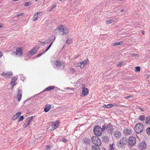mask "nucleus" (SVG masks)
Listing matches in <instances>:
<instances>
[{"instance_id":"a878e982","label":"nucleus","mask_w":150,"mask_h":150,"mask_svg":"<svg viewBox=\"0 0 150 150\" xmlns=\"http://www.w3.org/2000/svg\"><path fill=\"white\" fill-rule=\"evenodd\" d=\"M63 33L62 34L65 35L68 33V31L67 29L65 28V27H64V30H62Z\"/></svg>"},{"instance_id":"338daca9","label":"nucleus","mask_w":150,"mask_h":150,"mask_svg":"<svg viewBox=\"0 0 150 150\" xmlns=\"http://www.w3.org/2000/svg\"><path fill=\"white\" fill-rule=\"evenodd\" d=\"M142 33L143 34V35H144V31H142Z\"/></svg>"},{"instance_id":"0e129e2a","label":"nucleus","mask_w":150,"mask_h":150,"mask_svg":"<svg viewBox=\"0 0 150 150\" xmlns=\"http://www.w3.org/2000/svg\"><path fill=\"white\" fill-rule=\"evenodd\" d=\"M48 50L47 49L46 50H45V51L43 52H45V53L46 52H47Z\"/></svg>"},{"instance_id":"864d4df0","label":"nucleus","mask_w":150,"mask_h":150,"mask_svg":"<svg viewBox=\"0 0 150 150\" xmlns=\"http://www.w3.org/2000/svg\"><path fill=\"white\" fill-rule=\"evenodd\" d=\"M84 66V65H81V66L80 67L81 69H82L83 68Z\"/></svg>"},{"instance_id":"dca6fc26","label":"nucleus","mask_w":150,"mask_h":150,"mask_svg":"<svg viewBox=\"0 0 150 150\" xmlns=\"http://www.w3.org/2000/svg\"><path fill=\"white\" fill-rule=\"evenodd\" d=\"M64 26L63 25H60L58 26L57 28L55 29V30H57V31L60 32H62L63 30H64Z\"/></svg>"},{"instance_id":"f704fd0d","label":"nucleus","mask_w":150,"mask_h":150,"mask_svg":"<svg viewBox=\"0 0 150 150\" xmlns=\"http://www.w3.org/2000/svg\"><path fill=\"white\" fill-rule=\"evenodd\" d=\"M140 71V68L139 66H137L135 67V71L139 72Z\"/></svg>"},{"instance_id":"f257e3e1","label":"nucleus","mask_w":150,"mask_h":150,"mask_svg":"<svg viewBox=\"0 0 150 150\" xmlns=\"http://www.w3.org/2000/svg\"><path fill=\"white\" fill-rule=\"evenodd\" d=\"M103 127L101 128L100 126L96 125L94 127L93 131L94 133L97 136H100L102 134V132L104 131Z\"/></svg>"},{"instance_id":"473e14b6","label":"nucleus","mask_w":150,"mask_h":150,"mask_svg":"<svg viewBox=\"0 0 150 150\" xmlns=\"http://www.w3.org/2000/svg\"><path fill=\"white\" fill-rule=\"evenodd\" d=\"M114 21L112 19L108 20L107 21V24H109L113 23Z\"/></svg>"},{"instance_id":"a18cd8bd","label":"nucleus","mask_w":150,"mask_h":150,"mask_svg":"<svg viewBox=\"0 0 150 150\" xmlns=\"http://www.w3.org/2000/svg\"><path fill=\"white\" fill-rule=\"evenodd\" d=\"M49 38L50 39H51L52 40H53L52 41L53 42L54 41V40H55V37L54 36H52Z\"/></svg>"},{"instance_id":"39448f33","label":"nucleus","mask_w":150,"mask_h":150,"mask_svg":"<svg viewBox=\"0 0 150 150\" xmlns=\"http://www.w3.org/2000/svg\"><path fill=\"white\" fill-rule=\"evenodd\" d=\"M91 140L92 142L95 145L97 146H100L101 145V141L99 138L97 136H93L91 138Z\"/></svg>"},{"instance_id":"052dcab7","label":"nucleus","mask_w":150,"mask_h":150,"mask_svg":"<svg viewBox=\"0 0 150 150\" xmlns=\"http://www.w3.org/2000/svg\"><path fill=\"white\" fill-rule=\"evenodd\" d=\"M140 109L142 111H144V109L143 108H140Z\"/></svg>"},{"instance_id":"b1692460","label":"nucleus","mask_w":150,"mask_h":150,"mask_svg":"<svg viewBox=\"0 0 150 150\" xmlns=\"http://www.w3.org/2000/svg\"><path fill=\"white\" fill-rule=\"evenodd\" d=\"M21 112H18L16 114L13 116V119L14 120H15L18 118L21 115Z\"/></svg>"},{"instance_id":"774afa93","label":"nucleus","mask_w":150,"mask_h":150,"mask_svg":"<svg viewBox=\"0 0 150 150\" xmlns=\"http://www.w3.org/2000/svg\"><path fill=\"white\" fill-rule=\"evenodd\" d=\"M18 0H12V1H18Z\"/></svg>"},{"instance_id":"c9c22d12","label":"nucleus","mask_w":150,"mask_h":150,"mask_svg":"<svg viewBox=\"0 0 150 150\" xmlns=\"http://www.w3.org/2000/svg\"><path fill=\"white\" fill-rule=\"evenodd\" d=\"M121 43H122V42H115V43H114L113 45L114 46H117L119 45H121Z\"/></svg>"},{"instance_id":"393cba45","label":"nucleus","mask_w":150,"mask_h":150,"mask_svg":"<svg viewBox=\"0 0 150 150\" xmlns=\"http://www.w3.org/2000/svg\"><path fill=\"white\" fill-rule=\"evenodd\" d=\"M39 13H35L34 14V15L33 16V17L34 19H33V21H36L38 20V16H37V15Z\"/></svg>"},{"instance_id":"ddd939ff","label":"nucleus","mask_w":150,"mask_h":150,"mask_svg":"<svg viewBox=\"0 0 150 150\" xmlns=\"http://www.w3.org/2000/svg\"><path fill=\"white\" fill-rule=\"evenodd\" d=\"M139 147L141 149L144 150L146 147V145L145 142H143L139 143Z\"/></svg>"},{"instance_id":"e2e57ef3","label":"nucleus","mask_w":150,"mask_h":150,"mask_svg":"<svg viewBox=\"0 0 150 150\" xmlns=\"http://www.w3.org/2000/svg\"><path fill=\"white\" fill-rule=\"evenodd\" d=\"M125 10L124 9H122L120 10V11L121 12H123V11H125Z\"/></svg>"},{"instance_id":"f3484780","label":"nucleus","mask_w":150,"mask_h":150,"mask_svg":"<svg viewBox=\"0 0 150 150\" xmlns=\"http://www.w3.org/2000/svg\"><path fill=\"white\" fill-rule=\"evenodd\" d=\"M90 142V139L88 138H84L83 139V142L86 144H89Z\"/></svg>"},{"instance_id":"79ce46f5","label":"nucleus","mask_w":150,"mask_h":150,"mask_svg":"<svg viewBox=\"0 0 150 150\" xmlns=\"http://www.w3.org/2000/svg\"><path fill=\"white\" fill-rule=\"evenodd\" d=\"M51 41V40H50V39L49 38V39L48 40H45V44H47L49 43H50V42Z\"/></svg>"},{"instance_id":"c03bdc74","label":"nucleus","mask_w":150,"mask_h":150,"mask_svg":"<svg viewBox=\"0 0 150 150\" xmlns=\"http://www.w3.org/2000/svg\"><path fill=\"white\" fill-rule=\"evenodd\" d=\"M23 13H18V14L16 15L15 16V17H18L20 16H23Z\"/></svg>"},{"instance_id":"bf43d9fd","label":"nucleus","mask_w":150,"mask_h":150,"mask_svg":"<svg viewBox=\"0 0 150 150\" xmlns=\"http://www.w3.org/2000/svg\"><path fill=\"white\" fill-rule=\"evenodd\" d=\"M130 97V96H128L126 97V98H128Z\"/></svg>"},{"instance_id":"13d9d810","label":"nucleus","mask_w":150,"mask_h":150,"mask_svg":"<svg viewBox=\"0 0 150 150\" xmlns=\"http://www.w3.org/2000/svg\"><path fill=\"white\" fill-rule=\"evenodd\" d=\"M44 91H42V92H40V93H39L38 94V95H41L42 94L43 92H44Z\"/></svg>"},{"instance_id":"09e8293b","label":"nucleus","mask_w":150,"mask_h":150,"mask_svg":"<svg viewBox=\"0 0 150 150\" xmlns=\"http://www.w3.org/2000/svg\"><path fill=\"white\" fill-rule=\"evenodd\" d=\"M44 53H45V52H43L40 53L38 54V55L37 56H36L35 57H39L41 55L44 54Z\"/></svg>"},{"instance_id":"2f4dec72","label":"nucleus","mask_w":150,"mask_h":150,"mask_svg":"<svg viewBox=\"0 0 150 150\" xmlns=\"http://www.w3.org/2000/svg\"><path fill=\"white\" fill-rule=\"evenodd\" d=\"M30 124L29 123H28V122H27L26 121V122L23 124V126L24 128H26Z\"/></svg>"},{"instance_id":"5701e85b","label":"nucleus","mask_w":150,"mask_h":150,"mask_svg":"<svg viewBox=\"0 0 150 150\" xmlns=\"http://www.w3.org/2000/svg\"><path fill=\"white\" fill-rule=\"evenodd\" d=\"M33 117V116H31L28 117L26 119V121L30 124L32 121Z\"/></svg>"},{"instance_id":"37998d69","label":"nucleus","mask_w":150,"mask_h":150,"mask_svg":"<svg viewBox=\"0 0 150 150\" xmlns=\"http://www.w3.org/2000/svg\"><path fill=\"white\" fill-rule=\"evenodd\" d=\"M61 141H62L64 143H66L67 142V139H66L64 138H62V139L61 140Z\"/></svg>"},{"instance_id":"6e6552de","label":"nucleus","mask_w":150,"mask_h":150,"mask_svg":"<svg viewBox=\"0 0 150 150\" xmlns=\"http://www.w3.org/2000/svg\"><path fill=\"white\" fill-rule=\"evenodd\" d=\"M123 132L126 135H129L132 133V129L129 128H125L123 130Z\"/></svg>"},{"instance_id":"a211bd4d","label":"nucleus","mask_w":150,"mask_h":150,"mask_svg":"<svg viewBox=\"0 0 150 150\" xmlns=\"http://www.w3.org/2000/svg\"><path fill=\"white\" fill-rule=\"evenodd\" d=\"M51 127H52L51 130L52 131L58 127V124L54 122H52V124L51 125Z\"/></svg>"},{"instance_id":"603ef678","label":"nucleus","mask_w":150,"mask_h":150,"mask_svg":"<svg viewBox=\"0 0 150 150\" xmlns=\"http://www.w3.org/2000/svg\"><path fill=\"white\" fill-rule=\"evenodd\" d=\"M70 70L73 73L75 72V71L74 69L72 68Z\"/></svg>"},{"instance_id":"4be33fe9","label":"nucleus","mask_w":150,"mask_h":150,"mask_svg":"<svg viewBox=\"0 0 150 150\" xmlns=\"http://www.w3.org/2000/svg\"><path fill=\"white\" fill-rule=\"evenodd\" d=\"M113 106V105L112 104H109L107 105H104L102 106L103 108H110L112 107Z\"/></svg>"},{"instance_id":"e433bc0d","label":"nucleus","mask_w":150,"mask_h":150,"mask_svg":"<svg viewBox=\"0 0 150 150\" xmlns=\"http://www.w3.org/2000/svg\"><path fill=\"white\" fill-rule=\"evenodd\" d=\"M66 43L68 44H70L71 43V39H68L66 41Z\"/></svg>"},{"instance_id":"c756f323","label":"nucleus","mask_w":150,"mask_h":150,"mask_svg":"<svg viewBox=\"0 0 150 150\" xmlns=\"http://www.w3.org/2000/svg\"><path fill=\"white\" fill-rule=\"evenodd\" d=\"M145 116L144 115H142L140 116L139 119L142 121H144L145 120Z\"/></svg>"},{"instance_id":"4468645a","label":"nucleus","mask_w":150,"mask_h":150,"mask_svg":"<svg viewBox=\"0 0 150 150\" xmlns=\"http://www.w3.org/2000/svg\"><path fill=\"white\" fill-rule=\"evenodd\" d=\"M18 93L17 95V97L18 98V101H20L21 98L22 96V91L20 90H18Z\"/></svg>"},{"instance_id":"9d476101","label":"nucleus","mask_w":150,"mask_h":150,"mask_svg":"<svg viewBox=\"0 0 150 150\" xmlns=\"http://www.w3.org/2000/svg\"><path fill=\"white\" fill-rule=\"evenodd\" d=\"M38 49H37L36 47H35L32 50L29 51L27 54V56H29L30 54L33 55L35 54L38 51Z\"/></svg>"},{"instance_id":"69168bd1","label":"nucleus","mask_w":150,"mask_h":150,"mask_svg":"<svg viewBox=\"0 0 150 150\" xmlns=\"http://www.w3.org/2000/svg\"><path fill=\"white\" fill-rule=\"evenodd\" d=\"M54 122H55L57 124H58V123H59V121H57Z\"/></svg>"},{"instance_id":"aec40b11","label":"nucleus","mask_w":150,"mask_h":150,"mask_svg":"<svg viewBox=\"0 0 150 150\" xmlns=\"http://www.w3.org/2000/svg\"><path fill=\"white\" fill-rule=\"evenodd\" d=\"M55 88V86H50L46 88L44 91H50L52 89H54Z\"/></svg>"},{"instance_id":"72a5a7b5","label":"nucleus","mask_w":150,"mask_h":150,"mask_svg":"<svg viewBox=\"0 0 150 150\" xmlns=\"http://www.w3.org/2000/svg\"><path fill=\"white\" fill-rule=\"evenodd\" d=\"M146 132L147 134L149 135H150V127L147 128L146 129Z\"/></svg>"},{"instance_id":"1a4fd4ad","label":"nucleus","mask_w":150,"mask_h":150,"mask_svg":"<svg viewBox=\"0 0 150 150\" xmlns=\"http://www.w3.org/2000/svg\"><path fill=\"white\" fill-rule=\"evenodd\" d=\"M13 53H16V55H18L19 56H21L23 54L22 48L21 47L17 48L16 49V52H13Z\"/></svg>"},{"instance_id":"f03ea898","label":"nucleus","mask_w":150,"mask_h":150,"mask_svg":"<svg viewBox=\"0 0 150 150\" xmlns=\"http://www.w3.org/2000/svg\"><path fill=\"white\" fill-rule=\"evenodd\" d=\"M103 130H106L107 132L109 134H112L114 128H113V125L109 123L107 125H103L102 126Z\"/></svg>"},{"instance_id":"6ab92c4d","label":"nucleus","mask_w":150,"mask_h":150,"mask_svg":"<svg viewBox=\"0 0 150 150\" xmlns=\"http://www.w3.org/2000/svg\"><path fill=\"white\" fill-rule=\"evenodd\" d=\"M51 108V106L50 104H47L45 106V107L44 108V110L45 112H48L49 110Z\"/></svg>"},{"instance_id":"a19ab883","label":"nucleus","mask_w":150,"mask_h":150,"mask_svg":"<svg viewBox=\"0 0 150 150\" xmlns=\"http://www.w3.org/2000/svg\"><path fill=\"white\" fill-rule=\"evenodd\" d=\"M130 55L131 57H138L139 56V55L138 54L134 53L131 54Z\"/></svg>"},{"instance_id":"ea45409f","label":"nucleus","mask_w":150,"mask_h":150,"mask_svg":"<svg viewBox=\"0 0 150 150\" xmlns=\"http://www.w3.org/2000/svg\"><path fill=\"white\" fill-rule=\"evenodd\" d=\"M23 118H24L23 116H20V118L18 120V121L19 122H21V121H23Z\"/></svg>"},{"instance_id":"5fc2aeb1","label":"nucleus","mask_w":150,"mask_h":150,"mask_svg":"<svg viewBox=\"0 0 150 150\" xmlns=\"http://www.w3.org/2000/svg\"><path fill=\"white\" fill-rule=\"evenodd\" d=\"M6 73H5L4 72L3 73L1 74V75L3 76H6Z\"/></svg>"},{"instance_id":"8fccbe9b","label":"nucleus","mask_w":150,"mask_h":150,"mask_svg":"<svg viewBox=\"0 0 150 150\" xmlns=\"http://www.w3.org/2000/svg\"><path fill=\"white\" fill-rule=\"evenodd\" d=\"M81 64L80 63H78L75 64V65L76 67H80L81 66Z\"/></svg>"},{"instance_id":"c85d7f7f","label":"nucleus","mask_w":150,"mask_h":150,"mask_svg":"<svg viewBox=\"0 0 150 150\" xmlns=\"http://www.w3.org/2000/svg\"><path fill=\"white\" fill-rule=\"evenodd\" d=\"M146 124H150V116H148L146 118Z\"/></svg>"},{"instance_id":"423d86ee","label":"nucleus","mask_w":150,"mask_h":150,"mask_svg":"<svg viewBox=\"0 0 150 150\" xmlns=\"http://www.w3.org/2000/svg\"><path fill=\"white\" fill-rule=\"evenodd\" d=\"M55 62L56 63L54 64L55 65L56 67L54 68L60 70H62L64 68V65L63 62H61L58 60H56Z\"/></svg>"},{"instance_id":"3c124183","label":"nucleus","mask_w":150,"mask_h":150,"mask_svg":"<svg viewBox=\"0 0 150 150\" xmlns=\"http://www.w3.org/2000/svg\"><path fill=\"white\" fill-rule=\"evenodd\" d=\"M52 43H53V41H52V42L51 43L50 45L48 46L47 47V49L48 50L50 49V47H51V46L52 45Z\"/></svg>"},{"instance_id":"9b49d317","label":"nucleus","mask_w":150,"mask_h":150,"mask_svg":"<svg viewBox=\"0 0 150 150\" xmlns=\"http://www.w3.org/2000/svg\"><path fill=\"white\" fill-rule=\"evenodd\" d=\"M85 86L84 84H83L82 86V93L83 96L86 95L88 92V89L87 88H85Z\"/></svg>"},{"instance_id":"680f3d73","label":"nucleus","mask_w":150,"mask_h":150,"mask_svg":"<svg viewBox=\"0 0 150 150\" xmlns=\"http://www.w3.org/2000/svg\"><path fill=\"white\" fill-rule=\"evenodd\" d=\"M2 56V54H1V52H0V58H1Z\"/></svg>"},{"instance_id":"4d7b16f0","label":"nucleus","mask_w":150,"mask_h":150,"mask_svg":"<svg viewBox=\"0 0 150 150\" xmlns=\"http://www.w3.org/2000/svg\"><path fill=\"white\" fill-rule=\"evenodd\" d=\"M41 44H42V46L44 45H45V41H44V42H41Z\"/></svg>"},{"instance_id":"58836bf2","label":"nucleus","mask_w":150,"mask_h":150,"mask_svg":"<svg viewBox=\"0 0 150 150\" xmlns=\"http://www.w3.org/2000/svg\"><path fill=\"white\" fill-rule=\"evenodd\" d=\"M87 60H86L83 62H81L80 63L81 64V65L83 64V65H85L87 64Z\"/></svg>"},{"instance_id":"de8ad7c7","label":"nucleus","mask_w":150,"mask_h":150,"mask_svg":"<svg viewBox=\"0 0 150 150\" xmlns=\"http://www.w3.org/2000/svg\"><path fill=\"white\" fill-rule=\"evenodd\" d=\"M45 147L47 149H50L52 148V146L50 145H46Z\"/></svg>"},{"instance_id":"f8f14e48","label":"nucleus","mask_w":150,"mask_h":150,"mask_svg":"<svg viewBox=\"0 0 150 150\" xmlns=\"http://www.w3.org/2000/svg\"><path fill=\"white\" fill-rule=\"evenodd\" d=\"M17 79V78L15 76L12 77L11 78V80L10 84L11 86H12V88L16 85L15 82Z\"/></svg>"},{"instance_id":"49530a36","label":"nucleus","mask_w":150,"mask_h":150,"mask_svg":"<svg viewBox=\"0 0 150 150\" xmlns=\"http://www.w3.org/2000/svg\"><path fill=\"white\" fill-rule=\"evenodd\" d=\"M56 6V4L52 6L50 8V11H52L54 8H55Z\"/></svg>"},{"instance_id":"7ed1b4c3","label":"nucleus","mask_w":150,"mask_h":150,"mask_svg":"<svg viewBox=\"0 0 150 150\" xmlns=\"http://www.w3.org/2000/svg\"><path fill=\"white\" fill-rule=\"evenodd\" d=\"M144 126L142 123H139L137 124L135 126V130L137 134L142 132L143 130Z\"/></svg>"},{"instance_id":"bb28decb","label":"nucleus","mask_w":150,"mask_h":150,"mask_svg":"<svg viewBox=\"0 0 150 150\" xmlns=\"http://www.w3.org/2000/svg\"><path fill=\"white\" fill-rule=\"evenodd\" d=\"M99 146L96 145L93 146L92 147V150H100Z\"/></svg>"},{"instance_id":"2eb2a0df","label":"nucleus","mask_w":150,"mask_h":150,"mask_svg":"<svg viewBox=\"0 0 150 150\" xmlns=\"http://www.w3.org/2000/svg\"><path fill=\"white\" fill-rule=\"evenodd\" d=\"M114 136L116 138H119L121 136V134L118 131H115L114 132Z\"/></svg>"},{"instance_id":"6e6d98bb","label":"nucleus","mask_w":150,"mask_h":150,"mask_svg":"<svg viewBox=\"0 0 150 150\" xmlns=\"http://www.w3.org/2000/svg\"><path fill=\"white\" fill-rule=\"evenodd\" d=\"M122 65V64L121 63H119L117 64V65L118 66H121Z\"/></svg>"},{"instance_id":"4c0bfd02","label":"nucleus","mask_w":150,"mask_h":150,"mask_svg":"<svg viewBox=\"0 0 150 150\" xmlns=\"http://www.w3.org/2000/svg\"><path fill=\"white\" fill-rule=\"evenodd\" d=\"M31 4V3L30 1L27 2L25 3L24 5L25 6H28L30 5Z\"/></svg>"},{"instance_id":"cd10ccee","label":"nucleus","mask_w":150,"mask_h":150,"mask_svg":"<svg viewBox=\"0 0 150 150\" xmlns=\"http://www.w3.org/2000/svg\"><path fill=\"white\" fill-rule=\"evenodd\" d=\"M6 78H10L13 75L12 73L11 72L6 73Z\"/></svg>"},{"instance_id":"412c9836","label":"nucleus","mask_w":150,"mask_h":150,"mask_svg":"<svg viewBox=\"0 0 150 150\" xmlns=\"http://www.w3.org/2000/svg\"><path fill=\"white\" fill-rule=\"evenodd\" d=\"M102 139L103 142L108 143L109 141V138L108 137L105 136H102Z\"/></svg>"},{"instance_id":"20e7f679","label":"nucleus","mask_w":150,"mask_h":150,"mask_svg":"<svg viewBox=\"0 0 150 150\" xmlns=\"http://www.w3.org/2000/svg\"><path fill=\"white\" fill-rule=\"evenodd\" d=\"M128 140L127 138L125 137H123L120 140L119 142H118L117 145L119 147H122L124 145L127 144Z\"/></svg>"},{"instance_id":"7c9ffc66","label":"nucleus","mask_w":150,"mask_h":150,"mask_svg":"<svg viewBox=\"0 0 150 150\" xmlns=\"http://www.w3.org/2000/svg\"><path fill=\"white\" fill-rule=\"evenodd\" d=\"M113 146V143L111 144H110V146L109 149V150H115V149L114 148Z\"/></svg>"},{"instance_id":"0eeeda50","label":"nucleus","mask_w":150,"mask_h":150,"mask_svg":"<svg viewBox=\"0 0 150 150\" xmlns=\"http://www.w3.org/2000/svg\"><path fill=\"white\" fill-rule=\"evenodd\" d=\"M136 138L133 136L130 137L128 140L129 144L130 146H134L136 143Z\"/></svg>"}]
</instances>
